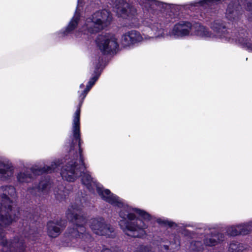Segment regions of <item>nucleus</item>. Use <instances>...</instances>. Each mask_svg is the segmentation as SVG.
Returning <instances> with one entry per match:
<instances>
[{
	"label": "nucleus",
	"mask_w": 252,
	"mask_h": 252,
	"mask_svg": "<svg viewBox=\"0 0 252 252\" xmlns=\"http://www.w3.org/2000/svg\"><path fill=\"white\" fill-rule=\"evenodd\" d=\"M99 75L92 78L88 82L86 89L81 91L79 95L81 99L78 108L73 117L72 131L73 139L70 144V154H73V159L69 161L62 169L61 174L62 178L69 182L74 181L80 175L82 182H96L91 176L88 171L84 172L86 168L82 156V150L81 149V140L80 138V107L87 93L98 78Z\"/></svg>",
	"instance_id": "obj_1"
},
{
	"label": "nucleus",
	"mask_w": 252,
	"mask_h": 252,
	"mask_svg": "<svg viewBox=\"0 0 252 252\" xmlns=\"http://www.w3.org/2000/svg\"><path fill=\"white\" fill-rule=\"evenodd\" d=\"M211 29L213 31L212 33L204 26L199 23L192 24L188 21H180L176 24L168 32L165 33L166 36L171 38L179 39L189 35H195L207 40L220 39L222 41H230L231 37L229 36L230 31L226 28L225 23L220 19L214 21L210 25Z\"/></svg>",
	"instance_id": "obj_2"
},
{
	"label": "nucleus",
	"mask_w": 252,
	"mask_h": 252,
	"mask_svg": "<svg viewBox=\"0 0 252 252\" xmlns=\"http://www.w3.org/2000/svg\"><path fill=\"white\" fill-rule=\"evenodd\" d=\"M16 196V189L12 186L0 187V232L2 234L0 244L3 252H24V242L18 238L12 241L4 239L2 227L16 220V211L12 208V198Z\"/></svg>",
	"instance_id": "obj_3"
},
{
	"label": "nucleus",
	"mask_w": 252,
	"mask_h": 252,
	"mask_svg": "<svg viewBox=\"0 0 252 252\" xmlns=\"http://www.w3.org/2000/svg\"><path fill=\"white\" fill-rule=\"evenodd\" d=\"M144 24L147 27V35H141L139 32L132 30L124 34L121 38V44L124 47L129 46L145 40L151 38H164L165 34L160 24L155 20L148 19L144 21Z\"/></svg>",
	"instance_id": "obj_4"
},
{
	"label": "nucleus",
	"mask_w": 252,
	"mask_h": 252,
	"mask_svg": "<svg viewBox=\"0 0 252 252\" xmlns=\"http://www.w3.org/2000/svg\"><path fill=\"white\" fill-rule=\"evenodd\" d=\"M82 206L76 205L70 206L67 210L66 215L67 219L75 223L74 227L68 230L67 236L71 241L76 239H81L86 241L91 239L89 233H85L84 225L87 222L86 218L81 214Z\"/></svg>",
	"instance_id": "obj_5"
},
{
	"label": "nucleus",
	"mask_w": 252,
	"mask_h": 252,
	"mask_svg": "<svg viewBox=\"0 0 252 252\" xmlns=\"http://www.w3.org/2000/svg\"><path fill=\"white\" fill-rule=\"evenodd\" d=\"M112 20L110 12L106 9L98 11L87 18L81 28L75 32L76 37L99 32L109 25Z\"/></svg>",
	"instance_id": "obj_6"
},
{
	"label": "nucleus",
	"mask_w": 252,
	"mask_h": 252,
	"mask_svg": "<svg viewBox=\"0 0 252 252\" xmlns=\"http://www.w3.org/2000/svg\"><path fill=\"white\" fill-rule=\"evenodd\" d=\"M113 10L118 17L129 21L131 26L135 27L138 24L136 9L123 0L112 1Z\"/></svg>",
	"instance_id": "obj_7"
},
{
	"label": "nucleus",
	"mask_w": 252,
	"mask_h": 252,
	"mask_svg": "<svg viewBox=\"0 0 252 252\" xmlns=\"http://www.w3.org/2000/svg\"><path fill=\"white\" fill-rule=\"evenodd\" d=\"M96 43L99 49L104 54L113 53L119 47L117 38L113 34L105 33L99 35L96 39Z\"/></svg>",
	"instance_id": "obj_8"
},
{
	"label": "nucleus",
	"mask_w": 252,
	"mask_h": 252,
	"mask_svg": "<svg viewBox=\"0 0 252 252\" xmlns=\"http://www.w3.org/2000/svg\"><path fill=\"white\" fill-rule=\"evenodd\" d=\"M89 226L94 233L97 235L113 236L114 228L109 224L105 222L101 217L91 219L89 222Z\"/></svg>",
	"instance_id": "obj_9"
},
{
	"label": "nucleus",
	"mask_w": 252,
	"mask_h": 252,
	"mask_svg": "<svg viewBox=\"0 0 252 252\" xmlns=\"http://www.w3.org/2000/svg\"><path fill=\"white\" fill-rule=\"evenodd\" d=\"M15 167L9 159L0 157V179L2 181H8L13 177Z\"/></svg>",
	"instance_id": "obj_10"
},
{
	"label": "nucleus",
	"mask_w": 252,
	"mask_h": 252,
	"mask_svg": "<svg viewBox=\"0 0 252 252\" xmlns=\"http://www.w3.org/2000/svg\"><path fill=\"white\" fill-rule=\"evenodd\" d=\"M241 9V6L237 3H229L227 6L225 13V17L226 19L232 22H236L238 21L240 19V17L243 13V11Z\"/></svg>",
	"instance_id": "obj_11"
},
{
	"label": "nucleus",
	"mask_w": 252,
	"mask_h": 252,
	"mask_svg": "<svg viewBox=\"0 0 252 252\" xmlns=\"http://www.w3.org/2000/svg\"><path fill=\"white\" fill-rule=\"evenodd\" d=\"M252 230V221L246 223L229 226L227 228L226 232L228 235L235 236L239 234H247Z\"/></svg>",
	"instance_id": "obj_12"
},
{
	"label": "nucleus",
	"mask_w": 252,
	"mask_h": 252,
	"mask_svg": "<svg viewBox=\"0 0 252 252\" xmlns=\"http://www.w3.org/2000/svg\"><path fill=\"white\" fill-rule=\"evenodd\" d=\"M65 226V222L62 220L50 221L47 223V233L50 237L56 238Z\"/></svg>",
	"instance_id": "obj_13"
},
{
	"label": "nucleus",
	"mask_w": 252,
	"mask_h": 252,
	"mask_svg": "<svg viewBox=\"0 0 252 252\" xmlns=\"http://www.w3.org/2000/svg\"><path fill=\"white\" fill-rule=\"evenodd\" d=\"M83 4L82 0H78V5L75 12L74 15L72 19L70 21L68 25L65 29V30L61 33V36H63L65 35H67L69 33L71 32L74 30V29L77 27V26L79 24V21L80 20V15H79V11L81 10V7H83Z\"/></svg>",
	"instance_id": "obj_14"
},
{
	"label": "nucleus",
	"mask_w": 252,
	"mask_h": 252,
	"mask_svg": "<svg viewBox=\"0 0 252 252\" xmlns=\"http://www.w3.org/2000/svg\"><path fill=\"white\" fill-rule=\"evenodd\" d=\"M229 36L231 37L230 41L227 42H238L239 43L245 46L247 49L252 52V43H251L248 37V33L246 31H242L239 33L238 35H234L233 33L230 32Z\"/></svg>",
	"instance_id": "obj_15"
},
{
	"label": "nucleus",
	"mask_w": 252,
	"mask_h": 252,
	"mask_svg": "<svg viewBox=\"0 0 252 252\" xmlns=\"http://www.w3.org/2000/svg\"><path fill=\"white\" fill-rule=\"evenodd\" d=\"M224 235L222 234L208 235L204 240V246L212 247L216 245L223 240Z\"/></svg>",
	"instance_id": "obj_16"
},
{
	"label": "nucleus",
	"mask_w": 252,
	"mask_h": 252,
	"mask_svg": "<svg viewBox=\"0 0 252 252\" xmlns=\"http://www.w3.org/2000/svg\"><path fill=\"white\" fill-rule=\"evenodd\" d=\"M58 164L56 162L52 163L51 166H45L42 168H32V171L34 174H40L43 173H51L57 167Z\"/></svg>",
	"instance_id": "obj_17"
},
{
	"label": "nucleus",
	"mask_w": 252,
	"mask_h": 252,
	"mask_svg": "<svg viewBox=\"0 0 252 252\" xmlns=\"http://www.w3.org/2000/svg\"><path fill=\"white\" fill-rule=\"evenodd\" d=\"M32 176L29 171H21L17 175V181L20 183H28L31 182Z\"/></svg>",
	"instance_id": "obj_18"
},
{
	"label": "nucleus",
	"mask_w": 252,
	"mask_h": 252,
	"mask_svg": "<svg viewBox=\"0 0 252 252\" xmlns=\"http://www.w3.org/2000/svg\"><path fill=\"white\" fill-rule=\"evenodd\" d=\"M247 249V246L238 242L231 243L229 247V251L232 252H242Z\"/></svg>",
	"instance_id": "obj_19"
},
{
	"label": "nucleus",
	"mask_w": 252,
	"mask_h": 252,
	"mask_svg": "<svg viewBox=\"0 0 252 252\" xmlns=\"http://www.w3.org/2000/svg\"><path fill=\"white\" fill-rule=\"evenodd\" d=\"M51 184L49 181H41L40 183L38 189L43 193V195H44L46 193H49L51 190Z\"/></svg>",
	"instance_id": "obj_20"
},
{
	"label": "nucleus",
	"mask_w": 252,
	"mask_h": 252,
	"mask_svg": "<svg viewBox=\"0 0 252 252\" xmlns=\"http://www.w3.org/2000/svg\"><path fill=\"white\" fill-rule=\"evenodd\" d=\"M63 187H61L59 189H56L54 190V193L55 197L58 200H62L65 198L67 193L63 190Z\"/></svg>",
	"instance_id": "obj_21"
},
{
	"label": "nucleus",
	"mask_w": 252,
	"mask_h": 252,
	"mask_svg": "<svg viewBox=\"0 0 252 252\" xmlns=\"http://www.w3.org/2000/svg\"><path fill=\"white\" fill-rule=\"evenodd\" d=\"M191 249L194 251H200L204 249V246H202L201 242L196 241L193 244L191 243Z\"/></svg>",
	"instance_id": "obj_22"
},
{
	"label": "nucleus",
	"mask_w": 252,
	"mask_h": 252,
	"mask_svg": "<svg viewBox=\"0 0 252 252\" xmlns=\"http://www.w3.org/2000/svg\"><path fill=\"white\" fill-rule=\"evenodd\" d=\"M247 11L250 20L252 21V3L250 1L247 2Z\"/></svg>",
	"instance_id": "obj_23"
},
{
	"label": "nucleus",
	"mask_w": 252,
	"mask_h": 252,
	"mask_svg": "<svg viewBox=\"0 0 252 252\" xmlns=\"http://www.w3.org/2000/svg\"><path fill=\"white\" fill-rule=\"evenodd\" d=\"M135 252H153L151 247L145 246H140Z\"/></svg>",
	"instance_id": "obj_24"
},
{
	"label": "nucleus",
	"mask_w": 252,
	"mask_h": 252,
	"mask_svg": "<svg viewBox=\"0 0 252 252\" xmlns=\"http://www.w3.org/2000/svg\"><path fill=\"white\" fill-rule=\"evenodd\" d=\"M144 1L143 2H145L150 5V6H153L154 5H158L159 4V2L158 1L156 0H143Z\"/></svg>",
	"instance_id": "obj_25"
},
{
	"label": "nucleus",
	"mask_w": 252,
	"mask_h": 252,
	"mask_svg": "<svg viewBox=\"0 0 252 252\" xmlns=\"http://www.w3.org/2000/svg\"><path fill=\"white\" fill-rule=\"evenodd\" d=\"M102 252H121V251L117 248L110 249H104Z\"/></svg>",
	"instance_id": "obj_26"
},
{
	"label": "nucleus",
	"mask_w": 252,
	"mask_h": 252,
	"mask_svg": "<svg viewBox=\"0 0 252 252\" xmlns=\"http://www.w3.org/2000/svg\"><path fill=\"white\" fill-rule=\"evenodd\" d=\"M36 235V234H30V235L27 236V238L28 240H34V237Z\"/></svg>",
	"instance_id": "obj_27"
},
{
	"label": "nucleus",
	"mask_w": 252,
	"mask_h": 252,
	"mask_svg": "<svg viewBox=\"0 0 252 252\" xmlns=\"http://www.w3.org/2000/svg\"><path fill=\"white\" fill-rule=\"evenodd\" d=\"M174 243L175 244H176V245H177L175 248H178L179 246V244H180V242H179V241L178 240V239L177 238H176V239L174 240Z\"/></svg>",
	"instance_id": "obj_28"
},
{
	"label": "nucleus",
	"mask_w": 252,
	"mask_h": 252,
	"mask_svg": "<svg viewBox=\"0 0 252 252\" xmlns=\"http://www.w3.org/2000/svg\"><path fill=\"white\" fill-rule=\"evenodd\" d=\"M84 87V85L83 84H81L80 85V89H82Z\"/></svg>",
	"instance_id": "obj_29"
},
{
	"label": "nucleus",
	"mask_w": 252,
	"mask_h": 252,
	"mask_svg": "<svg viewBox=\"0 0 252 252\" xmlns=\"http://www.w3.org/2000/svg\"><path fill=\"white\" fill-rule=\"evenodd\" d=\"M164 248H165V250H168V247L167 246H164Z\"/></svg>",
	"instance_id": "obj_30"
},
{
	"label": "nucleus",
	"mask_w": 252,
	"mask_h": 252,
	"mask_svg": "<svg viewBox=\"0 0 252 252\" xmlns=\"http://www.w3.org/2000/svg\"><path fill=\"white\" fill-rule=\"evenodd\" d=\"M87 251H88V252H90V250H88Z\"/></svg>",
	"instance_id": "obj_31"
}]
</instances>
